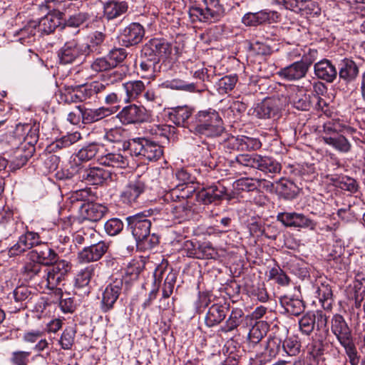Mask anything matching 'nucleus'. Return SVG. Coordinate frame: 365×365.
<instances>
[{
  "label": "nucleus",
  "instance_id": "f257e3e1",
  "mask_svg": "<svg viewBox=\"0 0 365 365\" xmlns=\"http://www.w3.org/2000/svg\"><path fill=\"white\" fill-rule=\"evenodd\" d=\"M173 187L166 192L164 199L171 202L170 211L173 217L179 220H185L191 217L194 202L192 197L195 192V187Z\"/></svg>",
  "mask_w": 365,
  "mask_h": 365
},
{
  "label": "nucleus",
  "instance_id": "f03ea898",
  "mask_svg": "<svg viewBox=\"0 0 365 365\" xmlns=\"http://www.w3.org/2000/svg\"><path fill=\"white\" fill-rule=\"evenodd\" d=\"M172 52L170 43L163 38L150 40L141 50L140 66L143 72L154 73L160 60Z\"/></svg>",
  "mask_w": 365,
  "mask_h": 365
},
{
  "label": "nucleus",
  "instance_id": "7ed1b4c3",
  "mask_svg": "<svg viewBox=\"0 0 365 365\" xmlns=\"http://www.w3.org/2000/svg\"><path fill=\"white\" fill-rule=\"evenodd\" d=\"M195 132L207 137H217L225 130L219 113L212 108L200 110L195 115Z\"/></svg>",
  "mask_w": 365,
  "mask_h": 365
},
{
  "label": "nucleus",
  "instance_id": "20e7f679",
  "mask_svg": "<svg viewBox=\"0 0 365 365\" xmlns=\"http://www.w3.org/2000/svg\"><path fill=\"white\" fill-rule=\"evenodd\" d=\"M205 8L192 6L189 8L188 14L192 22L203 21L212 23L218 21L224 14V9L219 0H203Z\"/></svg>",
  "mask_w": 365,
  "mask_h": 365
},
{
  "label": "nucleus",
  "instance_id": "39448f33",
  "mask_svg": "<svg viewBox=\"0 0 365 365\" xmlns=\"http://www.w3.org/2000/svg\"><path fill=\"white\" fill-rule=\"evenodd\" d=\"M128 147L133 155L148 161H156L163 155L160 145L144 138L130 140Z\"/></svg>",
  "mask_w": 365,
  "mask_h": 365
},
{
  "label": "nucleus",
  "instance_id": "423d86ee",
  "mask_svg": "<svg viewBox=\"0 0 365 365\" xmlns=\"http://www.w3.org/2000/svg\"><path fill=\"white\" fill-rule=\"evenodd\" d=\"M150 178L148 174L138 176L130 180L120 193V200L123 203L131 205L138 198L150 189Z\"/></svg>",
  "mask_w": 365,
  "mask_h": 365
},
{
  "label": "nucleus",
  "instance_id": "0eeeda50",
  "mask_svg": "<svg viewBox=\"0 0 365 365\" xmlns=\"http://www.w3.org/2000/svg\"><path fill=\"white\" fill-rule=\"evenodd\" d=\"M61 24V19L54 14H48L41 18L38 22L31 21L27 26L21 30V34H28L30 36H35L38 31L41 34H49Z\"/></svg>",
  "mask_w": 365,
  "mask_h": 365
},
{
  "label": "nucleus",
  "instance_id": "6e6552de",
  "mask_svg": "<svg viewBox=\"0 0 365 365\" xmlns=\"http://www.w3.org/2000/svg\"><path fill=\"white\" fill-rule=\"evenodd\" d=\"M89 50L91 49L88 46L80 43L76 38L66 41L58 51L60 63H72L81 56L88 55Z\"/></svg>",
  "mask_w": 365,
  "mask_h": 365
},
{
  "label": "nucleus",
  "instance_id": "1a4fd4ad",
  "mask_svg": "<svg viewBox=\"0 0 365 365\" xmlns=\"http://www.w3.org/2000/svg\"><path fill=\"white\" fill-rule=\"evenodd\" d=\"M128 225L137 242H143L150 235L151 222L143 213L126 217Z\"/></svg>",
  "mask_w": 365,
  "mask_h": 365
},
{
  "label": "nucleus",
  "instance_id": "9d476101",
  "mask_svg": "<svg viewBox=\"0 0 365 365\" xmlns=\"http://www.w3.org/2000/svg\"><path fill=\"white\" fill-rule=\"evenodd\" d=\"M41 241L37 232L27 231L21 235L16 243L8 250V255L11 257L20 255L31 249L36 248Z\"/></svg>",
  "mask_w": 365,
  "mask_h": 365
},
{
  "label": "nucleus",
  "instance_id": "9b49d317",
  "mask_svg": "<svg viewBox=\"0 0 365 365\" xmlns=\"http://www.w3.org/2000/svg\"><path fill=\"white\" fill-rule=\"evenodd\" d=\"M117 116L123 124L143 123L149 118L147 110L135 104L123 108Z\"/></svg>",
  "mask_w": 365,
  "mask_h": 365
},
{
  "label": "nucleus",
  "instance_id": "f8f14e48",
  "mask_svg": "<svg viewBox=\"0 0 365 365\" xmlns=\"http://www.w3.org/2000/svg\"><path fill=\"white\" fill-rule=\"evenodd\" d=\"M122 279H115L106 286L102 293L101 309L106 312L110 310L118 299L123 288Z\"/></svg>",
  "mask_w": 365,
  "mask_h": 365
},
{
  "label": "nucleus",
  "instance_id": "ddd939ff",
  "mask_svg": "<svg viewBox=\"0 0 365 365\" xmlns=\"http://www.w3.org/2000/svg\"><path fill=\"white\" fill-rule=\"evenodd\" d=\"M227 191V188L225 186L218 183L217 185H213L202 189L197 192L196 197L199 202L208 205L221 200L223 198L230 199V197L228 196Z\"/></svg>",
  "mask_w": 365,
  "mask_h": 365
},
{
  "label": "nucleus",
  "instance_id": "4468645a",
  "mask_svg": "<svg viewBox=\"0 0 365 365\" xmlns=\"http://www.w3.org/2000/svg\"><path fill=\"white\" fill-rule=\"evenodd\" d=\"M327 319L322 312H309L304 314L299 321V329L305 335H310L317 324V329L319 327L326 326Z\"/></svg>",
  "mask_w": 365,
  "mask_h": 365
},
{
  "label": "nucleus",
  "instance_id": "2eb2a0df",
  "mask_svg": "<svg viewBox=\"0 0 365 365\" xmlns=\"http://www.w3.org/2000/svg\"><path fill=\"white\" fill-rule=\"evenodd\" d=\"M14 134L19 140L23 139L21 143L26 146H33L38 139V125L36 123H19L16 125Z\"/></svg>",
  "mask_w": 365,
  "mask_h": 365
},
{
  "label": "nucleus",
  "instance_id": "dca6fc26",
  "mask_svg": "<svg viewBox=\"0 0 365 365\" xmlns=\"http://www.w3.org/2000/svg\"><path fill=\"white\" fill-rule=\"evenodd\" d=\"M31 260H36L41 264H53L57 260L58 255L47 243L41 241V244L29 253Z\"/></svg>",
  "mask_w": 365,
  "mask_h": 365
},
{
  "label": "nucleus",
  "instance_id": "f3484780",
  "mask_svg": "<svg viewBox=\"0 0 365 365\" xmlns=\"http://www.w3.org/2000/svg\"><path fill=\"white\" fill-rule=\"evenodd\" d=\"M331 330L340 344L352 340L351 329L344 318L340 314H335L333 317Z\"/></svg>",
  "mask_w": 365,
  "mask_h": 365
},
{
  "label": "nucleus",
  "instance_id": "a211bd4d",
  "mask_svg": "<svg viewBox=\"0 0 365 365\" xmlns=\"http://www.w3.org/2000/svg\"><path fill=\"white\" fill-rule=\"evenodd\" d=\"M23 227V223L18 222L13 217L11 211L0 212V236L8 238L15 234L19 228Z\"/></svg>",
  "mask_w": 365,
  "mask_h": 365
},
{
  "label": "nucleus",
  "instance_id": "6ab92c4d",
  "mask_svg": "<svg viewBox=\"0 0 365 365\" xmlns=\"http://www.w3.org/2000/svg\"><path fill=\"white\" fill-rule=\"evenodd\" d=\"M108 245L104 242H99L95 245L85 247L78 254L81 262L88 263L99 260L107 252Z\"/></svg>",
  "mask_w": 365,
  "mask_h": 365
},
{
  "label": "nucleus",
  "instance_id": "aec40b11",
  "mask_svg": "<svg viewBox=\"0 0 365 365\" xmlns=\"http://www.w3.org/2000/svg\"><path fill=\"white\" fill-rule=\"evenodd\" d=\"M83 180L91 185H102L111 178V173L103 168L93 167L81 170Z\"/></svg>",
  "mask_w": 365,
  "mask_h": 365
},
{
  "label": "nucleus",
  "instance_id": "412c9836",
  "mask_svg": "<svg viewBox=\"0 0 365 365\" xmlns=\"http://www.w3.org/2000/svg\"><path fill=\"white\" fill-rule=\"evenodd\" d=\"M144 33V29L140 24H130L124 29L121 34L123 45L128 47L138 44L143 39Z\"/></svg>",
  "mask_w": 365,
  "mask_h": 365
},
{
  "label": "nucleus",
  "instance_id": "4be33fe9",
  "mask_svg": "<svg viewBox=\"0 0 365 365\" xmlns=\"http://www.w3.org/2000/svg\"><path fill=\"white\" fill-rule=\"evenodd\" d=\"M230 309L227 303L214 304L208 309L205 322L207 327H212L220 324L226 317Z\"/></svg>",
  "mask_w": 365,
  "mask_h": 365
},
{
  "label": "nucleus",
  "instance_id": "5701e85b",
  "mask_svg": "<svg viewBox=\"0 0 365 365\" xmlns=\"http://www.w3.org/2000/svg\"><path fill=\"white\" fill-rule=\"evenodd\" d=\"M307 72V66L298 61L280 69L277 74L287 81H294L305 77Z\"/></svg>",
  "mask_w": 365,
  "mask_h": 365
},
{
  "label": "nucleus",
  "instance_id": "b1692460",
  "mask_svg": "<svg viewBox=\"0 0 365 365\" xmlns=\"http://www.w3.org/2000/svg\"><path fill=\"white\" fill-rule=\"evenodd\" d=\"M314 73L320 79L331 83L336 78L335 66L327 59H323L314 64Z\"/></svg>",
  "mask_w": 365,
  "mask_h": 365
},
{
  "label": "nucleus",
  "instance_id": "393cba45",
  "mask_svg": "<svg viewBox=\"0 0 365 365\" xmlns=\"http://www.w3.org/2000/svg\"><path fill=\"white\" fill-rule=\"evenodd\" d=\"M34 151V147L26 146V145L21 143L13 154L12 165L14 168L19 169L24 166L33 155Z\"/></svg>",
  "mask_w": 365,
  "mask_h": 365
},
{
  "label": "nucleus",
  "instance_id": "a878e982",
  "mask_svg": "<svg viewBox=\"0 0 365 365\" xmlns=\"http://www.w3.org/2000/svg\"><path fill=\"white\" fill-rule=\"evenodd\" d=\"M115 111L113 108L101 107L96 109L83 108V123L88 124L98 121L110 115Z\"/></svg>",
  "mask_w": 365,
  "mask_h": 365
},
{
  "label": "nucleus",
  "instance_id": "bb28decb",
  "mask_svg": "<svg viewBox=\"0 0 365 365\" xmlns=\"http://www.w3.org/2000/svg\"><path fill=\"white\" fill-rule=\"evenodd\" d=\"M359 75V67L349 58L343 59L339 65V78L346 82L354 81Z\"/></svg>",
  "mask_w": 365,
  "mask_h": 365
},
{
  "label": "nucleus",
  "instance_id": "cd10ccee",
  "mask_svg": "<svg viewBox=\"0 0 365 365\" xmlns=\"http://www.w3.org/2000/svg\"><path fill=\"white\" fill-rule=\"evenodd\" d=\"M98 161L101 165L117 168H125L128 165L127 158L117 153H109L101 155L98 158Z\"/></svg>",
  "mask_w": 365,
  "mask_h": 365
},
{
  "label": "nucleus",
  "instance_id": "c85d7f7f",
  "mask_svg": "<svg viewBox=\"0 0 365 365\" xmlns=\"http://www.w3.org/2000/svg\"><path fill=\"white\" fill-rule=\"evenodd\" d=\"M95 267L90 265L81 269L76 274L75 286L76 288L83 289V294H88L90 292L89 283L94 275Z\"/></svg>",
  "mask_w": 365,
  "mask_h": 365
},
{
  "label": "nucleus",
  "instance_id": "c756f323",
  "mask_svg": "<svg viewBox=\"0 0 365 365\" xmlns=\"http://www.w3.org/2000/svg\"><path fill=\"white\" fill-rule=\"evenodd\" d=\"M322 140L324 143L331 146L339 152L348 153L351 150V144L342 135L334 134L333 135H323Z\"/></svg>",
  "mask_w": 365,
  "mask_h": 365
},
{
  "label": "nucleus",
  "instance_id": "7c9ffc66",
  "mask_svg": "<svg viewBox=\"0 0 365 365\" xmlns=\"http://www.w3.org/2000/svg\"><path fill=\"white\" fill-rule=\"evenodd\" d=\"M254 114L259 118H272L278 114V108L274 101L268 99L257 105Z\"/></svg>",
  "mask_w": 365,
  "mask_h": 365
},
{
  "label": "nucleus",
  "instance_id": "2f4dec72",
  "mask_svg": "<svg viewBox=\"0 0 365 365\" xmlns=\"http://www.w3.org/2000/svg\"><path fill=\"white\" fill-rule=\"evenodd\" d=\"M123 89L126 93L125 102L138 99L143 91L145 90V86L141 81H130L123 84Z\"/></svg>",
  "mask_w": 365,
  "mask_h": 365
},
{
  "label": "nucleus",
  "instance_id": "473e14b6",
  "mask_svg": "<svg viewBox=\"0 0 365 365\" xmlns=\"http://www.w3.org/2000/svg\"><path fill=\"white\" fill-rule=\"evenodd\" d=\"M255 168L265 173L276 174L280 172L281 165L270 157L258 155Z\"/></svg>",
  "mask_w": 365,
  "mask_h": 365
},
{
  "label": "nucleus",
  "instance_id": "72a5a7b5",
  "mask_svg": "<svg viewBox=\"0 0 365 365\" xmlns=\"http://www.w3.org/2000/svg\"><path fill=\"white\" fill-rule=\"evenodd\" d=\"M192 110L187 106H178L172 108L169 113V118L178 126H184L186 120L191 116Z\"/></svg>",
  "mask_w": 365,
  "mask_h": 365
},
{
  "label": "nucleus",
  "instance_id": "f704fd0d",
  "mask_svg": "<svg viewBox=\"0 0 365 365\" xmlns=\"http://www.w3.org/2000/svg\"><path fill=\"white\" fill-rule=\"evenodd\" d=\"M128 10L125 1H111L104 6V15L108 19H115L125 14Z\"/></svg>",
  "mask_w": 365,
  "mask_h": 365
},
{
  "label": "nucleus",
  "instance_id": "c9c22d12",
  "mask_svg": "<svg viewBox=\"0 0 365 365\" xmlns=\"http://www.w3.org/2000/svg\"><path fill=\"white\" fill-rule=\"evenodd\" d=\"M274 14V12H267L266 11L247 13L242 17V22L246 26H255L269 21Z\"/></svg>",
  "mask_w": 365,
  "mask_h": 365
},
{
  "label": "nucleus",
  "instance_id": "e433bc0d",
  "mask_svg": "<svg viewBox=\"0 0 365 365\" xmlns=\"http://www.w3.org/2000/svg\"><path fill=\"white\" fill-rule=\"evenodd\" d=\"M311 98L309 95L304 93L302 90H298L290 96L289 101L297 109L308 110L312 106Z\"/></svg>",
  "mask_w": 365,
  "mask_h": 365
},
{
  "label": "nucleus",
  "instance_id": "4c0bfd02",
  "mask_svg": "<svg viewBox=\"0 0 365 365\" xmlns=\"http://www.w3.org/2000/svg\"><path fill=\"white\" fill-rule=\"evenodd\" d=\"M85 217L96 222L100 220L107 212V207L101 204L87 203L84 205Z\"/></svg>",
  "mask_w": 365,
  "mask_h": 365
},
{
  "label": "nucleus",
  "instance_id": "58836bf2",
  "mask_svg": "<svg viewBox=\"0 0 365 365\" xmlns=\"http://www.w3.org/2000/svg\"><path fill=\"white\" fill-rule=\"evenodd\" d=\"M243 316L244 312L241 309H233L225 324L221 327V331L227 333L237 329L242 323Z\"/></svg>",
  "mask_w": 365,
  "mask_h": 365
},
{
  "label": "nucleus",
  "instance_id": "ea45409f",
  "mask_svg": "<svg viewBox=\"0 0 365 365\" xmlns=\"http://www.w3.org/2000/svg\"><path fill=\"white\" fill-rule=\"evenodd\" d=\"M44 268L38 262L31 260L23 267L22 273L27 279L39 282Z\"/></svg>",
  "mask_w": 365,
  "mask_h": 365
},
{
  "label": "nucleus",
  "instance_id": "a19ab883",
  "mask_svg": "<svg viewBox=\"0 0 365 365\" xmlns=\"http://www.w3.org/2000/svg\"><path fill=\"white\" fill-rule=\"evenodd\" d=\"M163 85L168 88L182 90L188 92H201L203 91V88H199L197 83H187L178 78L167 81Z\"/></svg>",
  "mask_w": 365,
  "mask_h": 365
},
{
  "label": "nucleus",
  "instance_id": "79ce46f5",
  "mask_svg": "<svg viewBox=\"0 0 365 365\" xmlns=\"http://www.w3.org/2000/svg\"><path fill=\"white\" fill-rule=\"evenodd\" d=\"M63 281L59 276L56 275L48 268H44L41 277L39 280V284L48 289H58L57 286Z\"/></svg>",
  "mask_w": 365,
  "mask_h": 365
},
{
  "label": "nucleus",
  "instance_id": "37998d69",
  "mask_svg": "<svg viewBox=\"0 0 365 365\" xmlns=\"http://www.w3.org/2000/svg\"><path fill=\"white\" fill-rule=\"evenodd\" d=\"M12 296L16 304V308L20 309L24 308L31 299V292L26 286H19L13 291Z\"/></svg>",
  "mask_w": 365,
  "mask_h": 365
},
{
  "label": "nucleus",
  "instance_id": "c03bdc74",
  "mask_svg": "<svg viewBox=\"0 0 365 365\" xmlns=\"http://www.w3.org/2000/svg\"><path fill=\"white\" fill-rule=\"evenodd\" d=\"M267 324L264 322H257L250 330L248 335L250 343L253 345L258 344L267 334Z\"/></svg>",
  "mask_w": 365,
  "mask_h": 365
},
{
  "label": "nucleus",
  "instance_id": "a18cd8bd",
  "mask_svg": "<svg viewBox=\"0 0 365 365\" xmlns=\"http://www.w3.org/2000/svg\"><path fill=\"white\" fill-rule=\"evenodd\" d=\"M277 189L285 199L292 200L297 197L299 187L292 181L282 180L277 183Z\"/></svg>",
  "mask_w": 365,
  "mask_h": 365
},
{
  "label": "nucleus",
  "instance_id": "49530a36",
  "mask_svg": "<svg viewBox=\"0 0 365 365\" xmlns=\"http://www.w3.org/2000/svg\"><path fill=\"white\" fill-rule=\"evenodd\" d=\"M263 182L259 179L242 178L235 182L234 186L237 190L251 192L257 190Z\"/></svg>",
  "mask_w": 365,
  "mask_h": 365
},
{
  "label": "nucleus",
  "instance_id": "de8ad7c7",
  "mask_svg": "<svg viewBox=\"0 0 365 365\" xmlns=\"http://www.w3.org/2000/svg\"><path fill=\"white\" fill-rule=\"evenodd\" d=\"M144 259H133L126 266L125 274L130 277V280H135L138 278L139 274L145 268Z\"/></svg>",
  "mask_w": 365,
  "mask_h": 365
},
{
  "label": "nucleus",
  "instance_id": "09e8293b",
  "mask_svg": "<svg viewBox=\"0 0 365 365\" xmlns=\"http://www.w3.org/2000/svg\"><path fill=\"white\" fill-rule=\"evenodd\" d=\"M282 303L285 310L294 316H299L304 310V302L299 299L284 297Z\"/></svg>",
  "mask_w": 365,
  "mask_h": 365
},
{
  "label": "nucleus",
  "instance_id": "8fccbe9b",
  "mask_svg": "<svg viewBox=\"0 0 365 365\" xmlns=\"http://www.w3.org/2000/svg\"><path fill=\"white\" fill-rule=\"evenodd\" d=\"M282 355L296 356L300 352L301 344L294 338H287L282 343Z\"/></svg>",
  "mask_w": 365,
  "mask_h": 365
},
{
  "label": "nucleus",
  "instance_id": "3c124183",
  "mask_svg": "<svg viewBox=\"0 0 365 365\" xmlns=\"http://www.w3.org/2000/svg\"><path fill=\"white\" fill-rule=\"evenodd\" d=\"M235 145L238 150H257L261 147L259 140L247 136H241L235 139Z\"/></svg>",
  "mask_w": 365,
  "mask_h": 365
},
{
  "label": "nucleus",
  "instance_id": "603ef678",
  "mask_svg": "<svg viewBox=\"0 0 365 365\" xmlns=\"http://www.w3.org/2000/svg\"><path fill=\"white\" fill-rule=\"evenodd\" d=\"M279 353H282L281 339L277 336L269 337L265 346V354L274 358Z\"/></svg>",
  "mask_w": 365,
  "mask_h": 365
},
{
  "label": "nucleus",
  "instance_id": "864d4df0",
  "mask_svg": "<svg viewBox=\"0 0 365 365\" xmlns=\"http://www.w3.org/2000/svg\"><path fill=\"white\" fill-rule=\"evenodd\" d=\"M88 18V16L86 13H78L71 16L67 21L66 25L63 29V34H67L70 33L72 28H77L82 24H83Z\"/></svg>",
  "mask_w": 365,
  "mask_h": 365
},
{
  "label": "nucleus",
  "instance_id": "5fc2aeb1",
  "mask_svg": "<svg viewBox=\"0 0 365 365\" xmlns=\"http://www.w3.org/2000/svg\"><path fill=\"white\" fill-rule=\"evenodd\" d=\"M175 177L179 181V184L176 185L175 187H193L192 185L194 184L195 178L186 170L182 168L177 170Z\"/></svg>",
  "mask_w": 365,
  "mask_h": 365
},
{
  "label": "nucleus",
  "instance_id": "6e6d98bb",
  "mask_svg": "<svg viewBox=\"0 0 365 365\" xmlns=\"http://www.w3.org/2000/svg\"><path fill=\"white\" fill-rule=\"evenodd\" d=\"M237 82V76H225L218 82V91L220 94H225L232 91Z\"/></svg>",
  "mask_w": 365,
  "mask_h": 365
},
{
  "label": "nucleus",
  "instance_id": "4d7b16f0",
  "mask_svg": "<svg viewBox=\"0 0 365 365\" xmlns=\"http://www.w3.org/2000/svg\"><path fill=\"white\" fill-rule=\"evenodd\" d=\"M106 88V85L98 81H95L87 85L82 91L84 95V100L91 98L94 96H97L98 94L104 92Z\"/></svg>",
  "mask_w": 365,
  "mask_h": 365
},
{
  "label": "nucleus",
  "instance_id": "13d9d810",
  "mask_svg": "<svg viewBox=\"0 0 365 365\" xmlns=\"http://www.w3.org/2000/svg\"><path fill=\"white\" fill-rule=\"evenodd\" d=\"M341 345L345 350V353L349 359L350 364L359 365L360 357L358 355V352L353 340L343 343Z\"/></svg>",
  "mask_w": 365,
  "mask_h": 365
},
{
  "label": "nucleus",
  "instance_id": "bf43d9fd",
  "mask_svg": "<svg viewBox=\"0 0 365 365\" xmlns=\"http://www.w3.org/2000/svg\"><path fill=\"white\" fill-rule=\"evenodd\" d=\"M55 294L56 296L60 297L59 306L61 309L65 313L72 312L74 309V304L73 299L69 297V294H63L61 289H56Z\"/></svg>",
  "mask_w": 365,
  "mask_h": 365
},
{
  "label": "nucleus",
  "instance_id": "052dcab7",
  "mask_svg": "<svg viewBox=\"0 0 365 365\" xmlns=\"http://www.w3.org/2000/svg\"><path fill=\"white\" fill-rule=\"evenodd\" d=\"M100 146L98 144L92 143L81 149L78 153V158L80 160L88 161L93 159L97 155Z\"/></svg>",
  "mask_w": 365,
  "mask_h": 365
},
{
  "label": "nucleus",
  "instance_id": "680f3d73",
  "mask_svg": "<svg viewBox=\"0 0 365 365\" xmlns=\"http://www.w3.org/2000/svg\"><path fill=\"white\" fill-rule=\"evenodd\" d=\"M185 66L187 70L190 71V73L195 78L204 81L205 75L207 74V69L200 67V65L195 62L189 60L185 63Z\"/></svg>",
  "mask_w": 365,
  "mask_h": 365
},
{
  "label": "nucleus",
  "instance_id": "e2e57ef3",
  "mask_svg": "<svg viewBox=\"0 0 365 365\" xmlns=\"http://www.w3.org/2000/svg\"><path fill=\"white\" fill-rule=\"evenodd\" d=\"M258 154H240L235 158V163L240 165L255 168Z\"/></svg>",
  "mask_w": 365,
  "mask_h": 365
},
{
  "label": "nucleus",
  "instance_id": "0e129e2a",
  "mask_svg": "<svg viewBox=\"0 0 365 365\" xmlns=\"http://www.w3.org/2000/svg\"><path fill=\"white\" fill-rule=\"evenodd\" d=\"M76 335V331L72 327L66 329L60 339V344L63 349H70L73 343Z\"/></svg>",
  "mask_w": 365,
  "mask_h": 365
},
{
  "label": "nucleus",
  "instance_id": "69168bd1",
  "mask_svg": "<svg viewBox=\"0 0 365 365\" xmlns=\"http://www.w3.org/2000/svg\"><path fill=\"white\" fill-rule=\"evenodd\" d=\"M54 262L55 264L48 268L55 273L56 275L59 276L60 278L63 279L71 269L70 263L66 260L56 261Z\"/></svg>",
  "mask_w": 365,
  "mask_h": 365
},
{
  "label": "nucleus",
  "instance_id": "338daca9",
  "mask_svg": "<svg viewBox=\"0 0 365 365\" xmlns=\"http://www.w3.org/2000/svg\"><path fill=\"white\" fill-rule=\"evenodd\" d=\"M112 68L123 62L127 56L124 48H113L107 55Z\"/></svg>",
  "mask_w": 365,
  "mask_h": 365
},
{
  "label": "nucleus",
  "instance_id": "774afa93",
  "mask_svg": "<svg viewBox=\"0 0 365 365\" xmlns=\"http://www.w3.org/2000/svg\"><path fill=\"white\" fill-rule=\"evenodd\" d=\"M31 351H16L11 353L10 362L13 365H27Z\"/></svg>",
  "mask_w": 365,
  "mask_h": 365
}]
</instances>
